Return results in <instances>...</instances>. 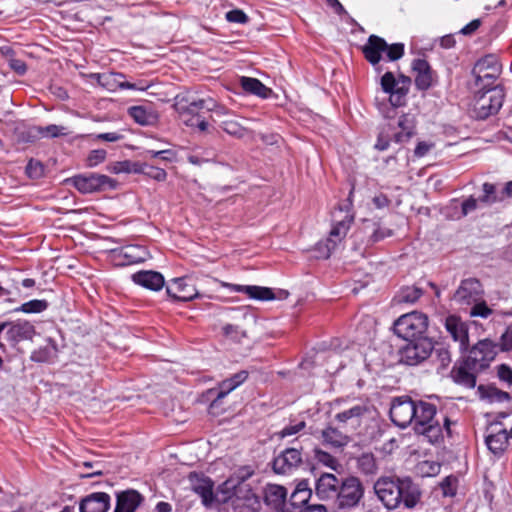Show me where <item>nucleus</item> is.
I'll return each instance as SVG.
<instances>
[{"label":"nucleus","instance_id":"obj_30","mask_svg":"<svg viewBox=\"0 0 512 512\" xmlns=\"http://www.w3.org/2000/svg\"><path fill=\"white\" fill-rule=\"evenodd\" d=\"M143 501V496L136 490L117 493L114 512H135Z\"/></svg>","mask_w":512,"mask_h":512},{"label":"nucleus","instance_id":"obj_55","mask_svg":"<svg viewBox=\"0 0 512 512\" xmlns=\"http://www.w3.org/2000/svg\"><path fill=\"white\" fill-rule=\"evenodd\" d=\"M483 192L484 195L479 199V201L485 203V204H492L497 201L496 195H495V185L490 183H484L483 184Z\"/></svg>","mask_w":512,"mask_h":512},{"label":"nucleus","instance_id":"obj_41","mask_svg":"<svg viewBox=\"0 0 512 512\" xmlns=\"http://www.w3.org/2000/svg\"><path fill=\"white\" fill-rule=\"evenodd\" d=\"M47 308L48 302L46 300L33 299L15 308L14 311L26 314H36L45 311Z\"/></svg>","mask_w":512,"mask_h":512},{"label":"nucleus","instance_id":"obj_9","mask_svg":"<svg viewBox=\"0 0 512 512\" xmlns=\"http://www.w3.org/2000/svg\"><path fill=\"white\" fill-rule=\"evenodd\" d=\"M352 222L353 216L346 213L342 219L337 220L333 224L326 242L318 244L321 257L328 258L331 255L332 251L346 237Z\"/></svg>","mask_w":512,"mask_h":512},{"label":"nucleus","instance_id":"obj_57","mask_svg":"<svg viewBox=\"0 0 512 512\" xmlns=\"http://www.w3.org/2000/svg\"><path fill=\"white\" fill-rule=\"evenodd\" d=\"M145 153L147 156H150L152 158H161L162 160H165V161L171 162L175 159V152L170 149L159 150V151L147 150Z\"/></svg>","mask_w":512,"mask_h":512},{"label":"nucleus","instance_id":"obj_56","mask_svg":"<svg viewBox=\"0 0 512 512\" xmlns=\"http://www.w3.org/2000/svg\"><path fill=\"white\" fill-rule=\"evenodd\" d=\"M227 21L231 23L244 24L248 21L247 15L240 9H233L226 13Z\"/></svg>","mask_w":512,"mask_h":512},{"label":"nucleus","instance_id":"obj_18","mask_svg":"<svg viewBox=\"0 0 512 512\" xmlns=\"http://www.w3.org/2000/svg\"><path fill=\"white\" fill-rule=\"evenodd\" d=\"M97 82L107 89L108 91L115 92L118 89H130L144 91L149 86L143 83H130L124 80L125 76L122 73H102L95 75Z\"/></svg>","mask_w":512,"mask_h":512},{"label":"nucleus","instance_id":"obj_12","mask_svg":"<svg viewBox=\"0 0 512 512\" xmlns=\"http://www.w3.org/2000/svg\"><path fill=\"white\" fill-rule=\"evenodd\" d=\"M231 502L235 512H259L261 508L259 496L245 483L235 488Z\"/></svg>","mask_w":512,"mask_h":512},{"label":"nucleus","instance_id":"obj_51","mask_svg":"<svg viewBox=\"0 0 512 512\" xmlns=\"http://www.w3.org/2000/svg\"><path fill=\"white\" fill-rule=\"evenodd\" d=\"M393 139V133L389 128L384 129L378 136L377 142L375 144V148L384 151L389 147L390 140Z\"/></svg>","mask_w":512,"mask_h":512},{"label":"nucleus","instance_id":"obj_6","mask_svg":"<svg viewBox=\"0 0 512 512\" xmlns=\"http://www.w3.org/2000/svg\"><path fill=\"white\" fill-rule=\"evenodd\" d=\"M476 86L482 89L497 88L495 81L500 75V66L494 56H485L478 60L473 67Z\"/></svg>","mask_w":512,"mask_h":512},{"label":"nucleus","instance_id":"obj_43","mask_svg":"<svg viewBox=\"0 0 512 512\" xmlns=\"http://www.w3.org/2000/svg\"><path fill=\"white\" fill-rule=\"evenodd\" d=\"M147 251L144 247L129 245L123 248V255L128 259V263H138L145 260Z\"/></svg>","mask_w":512,"mask_h":512},{"label":"nucleus","instance_id":"obj_26","mask_svg":"<svg viewBox=\"0 0 512 512\" xmlns=\"http://www.w3.org/2000/svg\"><path fill=\"white\" fill-rule=\"evenodd\" d=\"M480 372L478 369H472V364L464 360L454 366L451 371L453 381L467 388H474L476 385V376Z\"/></svg>","mask_w":512,"mask_h":512},{"label":"nucleus","instance_id":"obj_54","mask_svg":"<svg viewBox=\"0 0 512 512\" xmlns=\"http://www.w3.org/2000/svg\"><path fill=\"white\" fill-rule=\"evenodd\" d=\"M311 490H294V492L291 495V504L293 506L300 505V504H306L308 500L311 497Z\"/></svg>","mask_w":512,"mask_h":512},{"label":"nucleus","instance_id":"obj_37","mask_svg":"<svg viewBox=\"0 0 512 512\" xmlns=\"http://www.w3.org/2000/svg\"><path fill=\"white\" fill-rule=\"evenodd\" d=\"M203 110L212 111L217 116L228 114V110L224 106L219 105L216 100L211 97L193 100L188 104V111L191 113Z\"/></svg>","mask_w":512,"mask_h":512},{"label":"nucleus","instance_id":"obj_19","mask_svg":"<svg viewBox=\"0 0 512 512\" xmlns=\"http://www.w3.org/2000/svg\"><path fill=\"white\" fill-rule=\"evenodd\" d=\"M302 453L297 448H287L273 461V469L278 474L292 473L302 464Z\"/></svg>","mask_w":512,"mask_h":512},{"label":"nucleus","instance_id":"obj_28","mask_svg":"<svg viewBox=\"0 0 512 512\" xmlns=\"http://www.w3.org/2000/svg\"><path fill=\"white\" fill-rule=\"evenodd\" d=\"M412 69L415 73V85L419 90L429 89L434 81V72L425 59H415L412 62Z\"/></svg>","mask_w":512,"mask_h":512},{"label":"nucleus","instance_id":"obj_59","mask_svg":"<svg viewBox=\"0 0 512 512\" xmlns=\"http://www.w3.org/2000/svg\"><path fill=\"white\" fill-rule=\"evenodd\" d=\"M456 478L454 477H446L442 483L441 488L443 490V494L445 496H454L456 493Z\"/></svg>","mask_w":512,"mask_h":512},{"label":"nucleus","instance_id":"obj_53","mask_svg":"<svg viewBox=\"0 0 512 512\" xmlns=\"http://www.w3.org/2000/svg\"><path fill=\"white\" fill-rule=\"evenodd\" d=\"M43 172V165L38 161L30 160L26 166V173L30 178H40L43 175Z\"/></svg>","mask_w":512,"mask_h":512},{"label":"nucleus","instance_id":"obj_20","mask_svg":"<svg viewBox=\"0 0 512 512\" xmlns=\"http://www.w3.org/2000/svg\"><path fill=\"white\" fill-rule=\"evenodd\" d=\"M396 126L389 123L388 128L393 133V139L397 143L407 142L415 133V117L411 114H403L395 122Z\"/></svg>","mask_w":512,"mask_h":512},{"label":"nucleus","instance_id":"obj_3","mask_svg":"<svg viewBox=\"0 0 512 512\" xmlns=\"http://www.w3.org/2000/svg\"><path fill=\"white\" fill-rule=\"evenodd\" d=\"M427 328L428 317L418 311L404 314L394 322L395 334L406 341L424 337Z\"/></svg>","mask_w":512,"mask_h":512},{"label":"nucleus","instance_id":"obj_40","mask_svg":"<svg viewBox=\"0 0 512 512\" xmlns=\"http://www.w3.org/2000/svg\"><path fill=\"white\" fill-rule=\"evenodd\" d=\"M422 295V289L416 286H407L400 289L396 295V300L398 303L414 304Z\"/></svg>","mask_w":512,"mask_h":512},{"label":"nucleus","instance_id":"obj_42","mask_svg":"<svg viewBox=\"0 0 512 512\" xmlns=\"http://www.w3.org/2000/svg\"><path fill=\"white\" fill-rule=\"evenodd\" d=\"M199 112L200 111H197V112H189L188 111V105L186 106V108L181 112V118H182V121L187 125V126H196L199 128L200 131H205L208 127V123L201 118V116L199 115Z\"/></svg>","mask_w":512,"mask_h":512},{"label":"nucleus","instance_id":"obj_39","mask_svg":"<svg viewBox=\"0 0 512 512\" xmlns=\"http://www.w3.org/2000/svg\"><path fill=\"white\" fill-rule=\"evenodd\" d=\"M286 498V489L280 485H269L264 494V500L267 505L278 509L284 505Z\"/></svg>","mask_w":512,"mask_h":512},{"label":"nucleus","instance_id":"obj_16","mask_svg":"<svg viewBox=\"0 0 512 512\" xmlns=\"http://www.w3.org/2000/svg\"><path fill=\"white\" fill-rule=\"evenodd\" d=\"M445 329L455 343L458 344L459 350L465 352L469 346V327L460 317L450 315L445 318Z\"/></svg>","mask_w":512,"mask_h":512},{"label":"nucleus","instance_id":"obj_7","mask_svg":"<svg viewBox=\"0 0 512 512\" xmlns=\"http://www.w3.org/2000/svg\"><path fill=\"white\" fill-rule=\"evenodd\" d=\"M396 495L393 510H413L421 502L422 491L410 477L404 476L400 477Z\"/></svg>","mask_w":512,"mask_h":512},{"label":"nucleus","instance_id":"obj_34","mask_svg":"<svg viewBox=\"0 0 512 512\" xmlns=\"http://www.w3.org/2000/svg\"><path fill=\"white\" fill-rule=\"evenodd\" d=\"M248 378V372L246 370H242L238 373H235L228 379L223 380L218 387V393L216 399L213 401L212 406L215 405L216 402L226 397L230 392L239 387L242 383H244Z\"/></svg>","mask_w":512,"mask_h":512},{"label":"nucleus","instance_id":"obj_63","mask_svg":"<svg viewBox=\"0 0 512 512\" xmlns=\"http://www.w3.org/2000/svg\"><path fill=\"white\" fill-rule=\"evenodd\" d=\"M372 203L375 206V208L383 209V208L388 207L390 200L388 199V197L386 195L378 194L372 198Z\"/></svg>","mask_w":512,"mask_h":512},{"label":"nucleus","instance_id":"obj_52","mask_svg":"<svg viewBox=\"0 0 512 512\" xmlns=\"http://www.w3.org/2000/svg\"><path fill=\"white\" fill-rule=\"evenodd\" d=\"M223 332L227 337H230L233 340L240 341L241 338L246 336L244 330H242L239 326L227 324L223 327Z\"/></svg>","mask_w":512,"mask_h":512},{"label":"nucleus","instance_id":"obj_25","mask_svg":"<svg viewBox=\"0 0 512 512\" xmlns=\"http://www.w3.org/2000/svg\"><path fill=\"white\" fill-rule=\"evenodd\" d=\"M340 485L341 480L334 474L324 473L316 482V494L322 500H335Z\"/></svg>","mask_w":512,"mask_h":512},{"label":"nucleus","instance_id":"obj_11","mask_svg":"<svg viewBox=\"0 0 512 512\" xmlns=\"http://www.w3.org/2000/svg\"><path fill=\"white\" fill-rule=\"evenodd\" d=\"M81 193H93L106 187H114V180L106 175L88 173L76 175L67 180Z\"/></svg>","mask_w":512,"mask_h":512},{"label":"nucleus","instance_id":"obj_35","mask_svg":"<svg viewBox=\"0 0 512 512\" xmlns=\"http://www.w3.org/2000/svg\"><path fill=\"white\" fill-rule=\"evenodd\" d=\"M321 437L323 444L336 449H341L350 442V438L347 434L332 426L323 429Z\"/></svg>","mask_w":512,"mask_h":512},{"label":"nucleus","instance_id":"obj_17","mask_svg":"<svg viewBox=\"0 0 512 512\" xmlns=\"http://www.w3.org/2000/svg\"><path fill=\"white\" fill-rule=\"evenodd\" d=\"M380 84L383 92L389 95V102L393 111L395 108L404 105L408 88L400 85V81L396 80L392 72H386L381 77Z\"/></svg>","mask_w":512,"mask_h":512},{"label":"nucleus","instance_id":"obj_48","mask_svg":"<svg viewBox=\"0 0 512 512\" xmlns=\"http://www.w3.org/2000/svg\"><path fill=\"white\" fill-rule=\"evenodd\" d=\"M140 171L145 175L149 176L150 178L159 182L165 181L167 178V173L164 169L150 166L147 164H144Z\"/></svg>","mask_w":512,"mask_h":512},{"label":"nucleus","instance_id":"obj_47","mask_svg":"<svg viewBox=\"0 0 512 512\" xmlns=\"http://www.w3.org/2000/svg\"><path fill=\"white\" fill-rule=\"evenodd\" d=\"M37 132L43 138H55L67 134L65 127L55 124H51L45 127H38Z\"/></svg>","mask_w":512,"mask_h":512},{"label":"nucleus","instance_id":"obj_44","mask_svg":"<svg viewBox=\"0 0 512 512\" xmlns=\"http://www.w3.org/2000/svg\"><path fill=\"white\" fill-rule=\"evenodd\" d=\"M221 127L227 134L237 138H243L248 134V130L233 119L223 121Z\"/></svg>","mask_w":512,"mask_h":512},{"label":"nucleus","instance_id":"obj_32","mask_svg":"<svg viewBox=\"0 0 512 512\" xmlns=\"http://www.w3.org/2000/svg\"><path fill=\"white\" fill-rule=\"evenodd\" d=\"M241 88L248 94L255 95L262 99H268L273 91L265 86L259 79L241 76L239 79Z\"/></svg>","mask_w":512,"mask_h":512},{"label":"nucleus","instance_id":"obj_31","mask_svg":"<svg viewBox=\"0 0 512 512\" xmlns=\"http://www.w3.org/2000/svg\"><path fill=\"white\" fill-rule=\"evenodd\" d=\"M193 490L197 493L204 505L211 506L215 502H224L228 497L218 498L213 491V482L209 478H197L193 481Z\"/></svg>","mask_w":512,"mask_h":512},{"label":"nucleus","instance_id":"obj_33","mask_svg":"<svg viewBox=\"0 0 512 512\" xmlns=\"http://www.w3.org/2000/svg\"><path fill=\"white\" fill-rule=\"evenodd\" d=\"M128 114L136 123L142 126L154 125L158 120L157 113L146 105L132 106L128 109Z\"/></svg>","mask_w":512,"mask_h":512},{"label":"nucleus","instance_id":"obj_22","mask_svg":"<svg viewBox=\"0 0 512 512\" xmlns=\"http://www.w3.org/2000/svg\"><path fill=\"white\" fill-rule=\"evenodd\" d=\"M223 287L228 288L232 292L244 293L250 299L259 301H271L275 299V294L271 288L257 285H240L232 283H222Z\"/></svg>","mask_w":512,"mask_h":512},{"label":"nucleus","instance_id":"obj_5","mask_svg":"<svg viewBox=\"0 0 512 512\" xmlns=\"http://www.w3.org/2000/svg\"><path fill=\"white\" fill-rule=\"evenodd\" d=\"M364 496V487L359 478L348 476L341 479V485L335 498V505L338 509L355 508Z\"/></svg>","mask_w":512,"mask_h":512},{"label":"nucleus","instance_id":"obj_46","mask_svg":"<svg viewBox=\"0 0 512 512\" xmlns=\"http://www.w3.org/2000/svg\"><path fill=\"white\" fill-rule=\"evenodd\" d=\"M417 469L423 477H432L440 472L441 466L435 461L425 460L418 464Z\"/></svg>","mask_w":512,"mask_h":512},{"label":"nucleus","instance_id":"obj_24","mask_svg":"<svg viewBox=\"0 0 512 512\" xmlns=\"http://www.w3.org/2000/svg\"><path fill=\"white\" fill-rule=\"evenodd\" d=\"M167 294L178 301H191L198 296L195 287L186 278H175L166 287Z\"/></svg>","mask_w":512,"mask_h":512},{"label":"nucleus","instance_id":"obj_13","mask_svg":"<svg viewBox=\"0 0 512 512\" xmlns=\"http://www.w3.org/2000/svg\"><path fill=\"white\" fill-rule=\"evenodd\" d=\"M415 401L410 397L401 396L395 398L390 406L391 421L400 428H406L413 422Z\"/></svg>","mask_w":512,"mask_h":512},{"label":"nucleus","instance_id":"obj_4","mask_svg":"<svg viewBox=\"0 0 512 512\" xmlns=\"http://www.w3.org/2000/svg\"><path fill=\"white\" fill-rule=\"evenodd\" d=\"M475 94L472 112L477 119H486L496 114L503 104V92L499 88L483 89Z\"/></svg>","mask_w":512,"mask_h":512},{"label":"nucleus","instance_id":"obj_49","mask_svg":"<svg viewBox=\"0 0 512 512\" xmlns=\"http://www.w3.org/2000/svg\"><path fill=\"white\" fill-rule=\"evenodd\" d=\"M306 427V423L304 421H298L296 423H290L286 425L282 430L278 433L280 438H286L293 436L299 432H301Z\"/></svg>","mask_w":512,"mask_h":512},{"label":"nucleus","instance_id":"obj_64","mask_svg":"<svg viewBox=\"0 0 512 512\" xmlns=\"http://www.w3.org/2000/svg\"><path fill=\"white\" fill-rule=\"evenodd\" d=\"M480 24H481V22H480L479 19L472 20L470 23L465 25L460 30V33L463 34V35H470V34L475 32L479 28Z\"/></svg>","mask_w":512,"mask_h":512},{"label":"nucleus","instance_id":"obj_1","mask_svg":"<svg viewBox=\"0 0 512 512\" xmlns=\"http://www.w3.org/2000/svg\"><path fill=\"white\" fill-rule=\"evenodd\" d=\"M413 422L411 425L416 434L422 435L429 443L437 444L443 439V430L450 434V420L444 419V427L436 419L437 408L434 404L419 400L415 401Z\"/></svg>","mask_w":512,"mask_h":512},{"label":"nucleus","instance_id":"obj_10","mask_svg":"<svg viewBox=\"0 0 512 512\" xmlns=\"http://www.w3.org/2000/svg\"><path fill=\"white\" fill-rule=\"evenodd\" d=\"M497 355V345L491 340H480L469 351L467 361L472 364V369L480 371L489 367Z\"/></svg>","mask_w":512,"mask_h":512},{"label":"nucleus","instance_id":"obj_23","mask_svg":"<svg viewBox=\"0 0 512 512\" xmlns=\"http://www.w3.org/2000/svg\"><path fill=\"white\" fill-rule=\"evenodd\" d=\"M111 505V497L105 492H93L79 502L80 512H107Z\"/></svg>","mask_w":512,"mask_h":512},{"label":"nucleus","instance_id":"obj_2","mask_svg":"<svg viewBox=\"0 0 512 512\" xmlns=\"http://www.w3.org/2000/svg\"><path fill=\"white\" fill-rule=\"evenodd\" d=\"M362 52L365 59L380 71V61L382 59L388 61L399 60L404 55V45L402 43L388 45L383 38L377 35H370L362 47Z\"/></svg>","mask_w":512,"mask_h":512},{"label":"nucleus","instance_id":"obj_58","mask_svg":"<svg viewBox=\"0 0 512 512\" xmlns=\"http://www.w3.org/2000/svg\"><path fill=\"white\" fill-rule=\"evenodd\" d=\"M106 157V151L102 149L93 150L90 152L87 158V164L90 167H94L99 163L103 162Z\"/></svg>","mask_w":512,"mask_h":512},{"label":"nucleus","instance_id":"obj_8","mask_svg":"<svg viewBox=\"0 0 512 512\" xmlns=\"http://www.w3.org/2000/svg\"><path fill=\"white\" fill-rule=\"evenodd\" d=\"M407 341L408 343L401 350V361L407 365H418L429 358L433 352V342L427 337Z\"/></svg>","mask_w":512,"mask_h":512},{"label":"nucleus","instance_id":"obj_27","mask_svg":"<svg viewBox=\"0 0 512 512\" xmlns=\"http://www.w3.org/2000/svg\"><path fill=\"white\" fill-rule=\"evenodd\" d=\"M35 327L26 320H17L9 323L6 330V338L12 343H19L25 340H31L35 335Z\"/></svg>","mask_w":512,"mask_h":512},{"label":"nucleus","instance_id":"obj_36","mask_svg":"<svg viewBox=\"0 0 512 512\" xmlns=\"http://www.w3.org/2000/svg\"><path fill=\"white\" fill-rule=\"evenodd\" d=\"M510 434L506 429L489 434L486 439L488 449L497 456H501L508 447Z\"/></svg>","mask_w":512,"mask_h":512},{"label":"nucleus","instance_id":"obj_60","mask_svg":"<svg viewBox=\"0 0 512 512\" xmlns=\"http://www.w3.org/2000/svg\"><path fill=\"white\" fill-rule=\"evenodd\" d=\"M373 233L371 235V239L373 242H378L380 240H383L386 237H389L392 235V231L388 228L380 227L379 225L373 224Z\"/></svg>","mask_w":512,"mask_h":512},{"label":"nucleus","instance_id":"obj_15","mask_svg":"<svg viewBox=\"0 0 512 512\" xmlns=\"http://www.w3.org/2000/svg\"><path fill=\"white\" fill-rule=\"evenodd\" d=\"M483 295V287L476 278H467L461 281L453 295V300L459 305H472L480 301Z\"/></svg>","mask_w":512,"mask_h":512},{"label":"nucleus","instance_id":"obj_62","mask_svg":"<svg viewBox=\"0 0 512 512\" xmlns=\"http://www.w3.org/2000/svg\"><path fill=\"white\" fill-rule=\"evenodd\" d=\"M498 376L501 380L511 384L512 383V370L506 365H500L498 367Z\"/></svg>","mask_w":512,"mask_h":512},{"label":"nucleus","instance_id":"obj_61","mask_svg":"<svg viewBox=\"0 0 512 512\" xmlns=\"http://www.w3.org/2000/svg\"><path fill=\"white\" fill-rule=\"evenodd\" d=\"M434 148V143L427 141H420L415 147L414 155L418 158L426 156L431 149Z\"/></svg>","mask_w":512,"mask_h":512},{"label":"nucleus","instance_id":"obj_29","mask_svg":"<svg viewBox=\"0 0 512 512\" xmlns=\"http://www.w3.org/2000/svg\"><path fill=\"white\" fill-rule=\"evenodd\" d=\"M131 279L136 285L152 291H160L165 284L163 275L152 270L138 271L131 275Z\"/></svg>","mask_w":512,"mask_h":512},{"label":"nucleus","instance_id":"obj_50","mask_svg":"<svg viewBox=\"0 0 512 512\" xmlns=\"http://www.w3.org/2000/svg\"><path fill=\"white\" fill-rule=\"evenodd\" d=\"M492 314V310L487 306V304L482 301H477L473 303V307L471 308L470 315L472 317H481L487 318Z\"/></svg>","mask_w":512,"mask_h":512},{"label":"nucleus","instance_id":"obj_21","mask_svg":"<svg viewBox=\"0 0 512 512\" xmlns=\"http://www.w3.org/2000/svg\"><path fill=\"white\" fill-rule=\"evenodd\" d=\"M366 412V406L357 404L349 409L337 413L335 415V420L340 424L341 428L346 430H355L361 425Z\"/></svg>","mask_w":512,"mask_h":512},{"label":"nucleus","instance_id":"obj_38","mask_svg":"<svg viewBox=\"0 0 512 512\" xmlns=\"http://www.w3.org/2000/svg\"><path fill=\"white\" fill-rule=\"evenodd\" d=\"M58 348L51 338L46 340L45 345L34 350L31 354V360L38 363H50L57 357Z\"/></svg>","mask_w":512,"mask_h":512},{"label":"nucleus","instance_id":"obj_14","mask_svg":"<svg viewBox=\"0 0 512 512\" xmlns=\"http://www.w3.org/2000/svg\"><path fill=\"white\" fill-rule=\"evenodd\" d=\"M400 477L397 476H382L378 478L374 485V493L382 505L389 511H393V501L397 493V486Z\"/></svg>","mask_w":512,"mask_h":512},{"label":"nucleus","instance_id":"obj_45","mask_svg":"<svg viewBox=\"0 0 512 512\" xmlns=\"http://www.w3.org/2000/svg\"><path fill=\"white\" fill-rule=\"evenodd\" d=\"M314 458L319 464H322L325 467L330 468L332 470H337V468L339 467L338 460L330 453L320 448L314 449Z\"/></svg>","mask_w":512,"mask_h":512}]
</instances>
